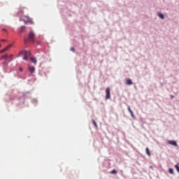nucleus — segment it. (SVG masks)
Returning <instances> with one entry per match:
<instances>
[{"mask_svg":"<svg viewBox=\"0 0 179 179\" xmlns=\"http://www.w3.org/2000/svg\"><path fill=\"white\" fill-rule=\"evenodd\" d=\"M24 55L23 59L24 61H27L29 57L31 55V52L27 51V50H22L19 53V56L22 57Z\"/></svg>","mask_w":179,"mask_h":179,"instance_id":"nucleus-1","label":"nucleus"},{"mask_svg":"<svg viewBox=\"0 0 179 179\" xmlns=\"http://www.w3.org/2000/svg\"><path fill=\"white\" fill-rule=\"evenodd\" d=\"M35 36L36 34H34V31L33 30H31L29 33L28 40H29V41H32V43H34Z\"/></svg>","mask_w":179,"mask_h":179,"instance_id":"nucleus-2","label":"nucleus"},{"mask_svg":"<svg viewBox=\"0 0 179 179\" xmlns=\"http://www.w3.org/2000/svg\"><path fill=\"white\" fill-rule=\"evenodd\" d=\"M108 99H111L110 87L106 89V100H108Z\"/></svg>","mask_w":179,"mask_h":179,"instance_id":"nucleus-3","label":"nucleus"},{"mask_svg":"<svg viewBox=\"0 0 179 179\" xmlns=\"http://www.w3.org/2000/svg\"><path fill=\"white\" fill-rule=\"evenodd\" d=\"M27 21L23 20V22H24L25 24H27V23H33V20L31 18L29 17V16H26Z\"/></svg>","mask_w":179,"mask_h":179,"instance_id":"nucleus-4","label":"nucleus"},{"mask_svg":"<svg viewBox=\"0 0 179 179\" xmlns=\"http://www.w3.org/2000/svg\"><path fill=\"white\" fill-rule=\"evenodd\" d=\"M167 143L169 145H172V146H178V145H177V142H176V141H168Z\"/></svg>","mask_w":179,"mask_h":179,"instance_id":"nucleus-5","label":"nucleus"},{"mask_svg":"<svg viewBox=\"0 0 179 179\" xmlns=\"http://www.w3.org/2000/svg\"><path fill=\"white\" fill-rule=\"evenodd\" d=\"M126 85L128 86H131V85H133L132 80L127 78L126 79Z\"/></svg>","mask_w":179,"mask_h":179,"instance_id":"nucleus-6","label":"nucleus"},{"mask_svg":"<svg viewBox=\"0 0 179 179\" xmlns=\"http://www.w3.org/2000/svg\"><path fill=\"white\" fill-rule=\"evenodd\" d=\"M10 47H12V45H10L7 46L6 48H5L4 49L1 50L0 51V54H2V52H5V51H8V50L9 48H10Z\"/></svg>","mask_w":179,"mask_h":179,"instance_id":"nucleus-7","label":"nucleus"},{"mask_svg":"<svg viewBox=\"0 0 179 179\" xmlns=\"http://www.w3.org/2000/svg\"><path fill=\"white\" fill-rule=\"evenodd\" d=\"M127 110L129 113H130L132 118H135V115H134V112L132 111V110H131V107L128 106Z\"/></svg>","mask_w":179,"mask_h":179,"instance_id":"nucleus-8","label":"nucleus"},{"mask_svg":"<svg viewBox=\"0 0 179 179\" xmlns=\"http://www.w3.org/2000/svg\"><path fill=\"white\" fill-rule=\"evenodd\" d=\"M28 69L31 73H34V71H36V68H34V66H29Z\"/></svg>","mask_w":179,"mask_h":179,"instance_id":"nucleus-9","label":"nucleus"},{"mask_svg":"<svg viewBox=\"0 0 179 179\" xmlns=\"http://www.w3.org/2000/svg\"><path fill=\"white\" fill-rule=\"evenodd\" d=\"M23 9H26V7L20 6L19 8L18 13H21L22 15H23L24 13V12L23 11Z\"/></svg>","mask_w":179,"mask_h":179,"instance_id":"nucleus-10","label":"nucleus"},{"mask_svg":"<svg viewBox=\"0 0 179 179\" xmlns=\"http://www.w3.org/2000/svg\"><path fill=\"white\" fill-rule=\"evenodd\" d=\"M31 62H33V64H37V59H36L35 57H31Z\"/></svg>","mask_w":179,"mask_h":179,"instance_id":"nucleus-11","label":"nucleus"},{"mask_svg":"<svg viewBox=\"0 0 179 179\" xmlns=\"http://www.w3.org/2000/svg\"><path fill=\"white\" fill-rule=\"evenodd\" d=\"M26 30V27L22 26L20 27V33H23Z\"/></svg>","mask_w":179,"mask_h":179,"instance_id":"nucleus-12","label":"nucleus"},{"mask_svg":"<svg viewBox=\"0 0 179 179\" xmlns=\"http://www.w3.org/2000/svg\"><path fill=\"white\" fill-rule=\"evenodd\" d=\"M157 15L159 16V17H160V19H162V20L164 19V15H163V14H162L160 13H158Z\"/></svg>","mask_w":179,"mask_h":179,"instance_id":"nucleus-13","label":"nucleus"},{"mask_svg":"<svg viewBox=\"0 0 179 179\" xmlns=\"http://www.w3.org/2000/svg\"><path fill=\"white\" fill-rule=\"evenodd\" d=\"M145 152L148 156H150V151L149 150L148 148H145Z\"/></svg>","mask_w":179,"mask_h":179,"instance_id":"nucleus-14","label":"nucleus"},{"mask_svg":"<svg viewBox=\"0 0 179 179\" xmlns=\"http://www.w3.org/2000/svg\"><path fill=\"white\" fill-rule=\"evenodd\" d=\"M169 173L170 174H174V171L173 170V169L170 168V169H169Z\"/></svg>","mask_w":179,"mask_h":179,"instance_id":"nucleus-15","label":"nucleus"},{"mask_svg":"<svg viewBox=\"0 0 179 179\" xmlns=\"http://www.w3.org/2000/svg\"><path fill=\"white\" fill-rule=\"evenodd\" d=\"M1 59H8V55H3L1 57Z\"/></svg>","mask_w":179,"mask_h":179,"instance_id":"nucleus-16","label":"nucleus"},{"mask_svg":"<svg viewBox=\"0 0 179 179\" xmlns=\"http://www.w3.org/2000/svg\"><path fill=\"white\" fill-rule=\"evenodd\" d=\"M92 122L95 127V128H97V123L96 122V121H94V120H92Z\"/></svg>","mask_w":179,"mask_h":179,"instance_id":"nucleus-17","label":"nucleus"},{"mask_svg":"<svg viewBox=\"0 0 179 179\" xmlns=\"http://www.w3.org/2000/svg\"><path fill=\"white\" fill-rule=\"evenodd\" d=\"M175 168L176 169L178 173H179V166H178V164L175 165Z\"/></svg>","mask_w":179,"mask_h":179,"instance_id":"nucleus-18","label":"nucleus"},{"mask_svg":"<svg viewBox=\"0 0 179 179\" xmlns=\"http://www.w3.org/2000/svg\"><path fill=\"white\" fill-rule=\"evenodd\" d=\"M110 173L111 174H117V171H115V169H113Z\"/></svg>","mask_w":179,"mask_h":179,"instance_id":"nucleus-19","label":"nucleus"},{"mask_svg":"<svg viewBox=\"0 0 179 179\" xmlns=\"http://www.w3.org/2000/svg\"><path fill=\"white\" fill-rule=\"evenodd\" d=\"M71 51H73V52H75V48H71Z\"/></svg>","mask_w":179,"mask_h":179,"instance_id":"nucleus-20","label":"nucleus"},{"mask_svg":"<svg viewBox=\"0 0 179 179\" xmlns=\"http://www.w3.org/2000/svg\"><path fill=\"white\" fill-rule=\"evenodd\" d=\"M24 43H27V38H24Z\"/></svg>","mask_w":179,"mask_h":179,"instance_id":"nucleus-21","label":"nucleus"},{"mask_svg":"<svg viewBox=\"0 0 179 179\" xmlns=\"http://www.w3.org/2000/svg\"><path fill=\"white\" fill-rule=\"evenodd\" d=\"M2 31H6V29H3Z\"/></svg>","mask_w":179,"mask_h":179,"instance_id":"nucleus-22","label":"nucleus"},{"mask_svg":"<svg viewBox=\"0 0 179 179\" xmlns=\"http://www.w3.org/2000/svg\"><path fill=\"white\" fill-rule=\"evenodd\" d=\"M171 99H174V96L171 95Z\"/></svg>","mask_w":179,"mask_h":179,"instance_id":"nucleus-23","label":"nucleus"},{"mask_svg":"<svg viewBox=\"0 0 179 179\" xmlns=\"http://www.w3.org/2000/svg\"><path fill=\"white\" fill-rule=\"evenodd\" d=\"M12 57H13V55H11L9 57V58H12Z\"/></svg>","mask_w":179,"mask_h":179,"instance_id":"nucleus-24","label":"nucleus"},{"mask_svg":"<svg viewBox=\"0 0 179 179\" xmlns=\"http://www.w3.org/2000/svg\"><path fill=\"white\" fill-rule=\"evenodd\" d=\"M1 41H5V39L1 40Z\"/></svg>","mask_w":179,"mask_h":179,"instance_id":"nucleus-25","label":"nucleus"},{"mask_svg":"<svg viewBox=\"0 0 179 179\" xmlns=\"http://www.w3.org/2000/svg\"><path fill=\"white\" fill-rule=\"evenodd\" d=\"M20 71H22V69H20Z\"/></svg>","mask_w":179,"mask_h":179,"instance_id":"nucleus-26","label":"nucleus"},{"mask_svg":"<svg viewBox=\"0 0 179 179\" xmlns=\"http://www.w3.org/2000/svg\"><path fill=\"white\" fill-rule=\"evenodd\" d=\"M0 48H1V45H0Z\"/></svg>","mask_w":179,"mask_h":179,"instance_id":"nucleus-27","label":"nucleus"}]
</instances>
